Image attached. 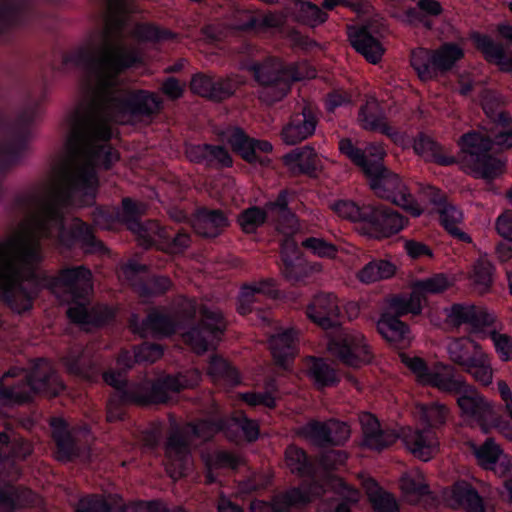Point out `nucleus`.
Masks as SVG:
<instances>
[{
  "label": "nucleus",
  "mask_w": 512,
  "mask_h": 512,
  "mask_svg": "<svg viewBox=\"0 0 512 512\" xmlns=\"http://www.w3.org/2000/svg\"><path fill=\"white\" fill-rule=\"evenodd\" d=\"M95 226L111 230L119 224V207L95 205L91 214Z\"/></svg>",
  "instance_id": "55"
},
{
  "label": "nucleus",
  "mask_w": 512,
  "mask_h": 512,
  "mask_svg": "<svg viewBox=\"0 0 512 512\" xmlns=\"http://www.w3.org/2000/svg\"><path fill=\"white\" fill-rule=\"evenodd\" d=\"M66 389L58 379L51 363L44 358L32 361L29 371L12 367L0 379V402L4 405H23L37 394L57 396Z\"/></svg>",
  "instance_id": "5"
},
{
  "label": "nucleus",
  "mask_w": 512,
  "mask_h": 512,
  "mask_svg": "<svg viewBox=\"0 0 512 512\" xmlns=\"http://www.w3.org/2000/svg\"><path fill=\"white\" fill-rule=\"evenodd\" d=\"M181 323L171 314L153 309L143 319L141 328L155 337H169L175 334Z\"/></svg>",
  "instance_id": "33"
},
{
  "label": "nucleus",
  "mask_w": 512,
  "mask_h": 512,
  "mask_svg": "<svg viewBox=\"0 0 512 512\" xmlns=\"http://www.w3.org/2000/svg\"><path fill=\"white\" fill-rule=\"evenodd\" d=\"M269 349L275 364L288 369L299 352V334L295 328H286L269 338Z\"/></svg>",
  "instance_id": "26"
},
{
  "label": "nucleus",
  "mask_w": 512,
  "mask_h": 512,
  "mask_svg": "<svg viewBox=\"0 0 512 512\" xmlns=\"http://www.w3.org/2000/svg\"><path fill=\"white\" fill-rule=\"evenodd\" d=\"M445 500L453 509H465L468 512H480V494L467 481H456L449 491L445 492Z\"/></svg>",
  "instance_id": "31"
},
{
  "label": "nucleus",
  "mask_w": 512,
  "mask_h": 512,
  "mask_svg": "<svg viewBox=\"0 0 512 512\" xmlns=\"http://www.w3.org/2000/svg\"><path fill=\"white\" fill-rule=\"evenodd\" d=\"M307 317L323 330L339 325L341 314L337 297L333 293L317 294L306 310Z\"/></svg>",
  "instance_id": "25"
},
{
  "label": "nucleus",
  "mask_w": 512,
  "mask_h": 512,
  "mask_svg": "<svg viewBox=\"0 0 512 512\" xmlns=\"http://www.w3.org/2000/svg\"><path fill=\"white\" fill-rule=\"evenodd\" d=\"M447 324L458 330L466 326L469 335L454 340L449 345L451 359L474 370V378L480 380V346L477 337L480 334V312L475 305L454 303L447 313Z\"/></svg>",
  "instance_id": "10"
},
{
  "label": "nucleus",
  "mask_w": 512,
  "mask_h": 512,
  "mask_svg": "<svg viewBox=\"0 0 512 512\" xmlns=\"http://www.w3.org/2000/svg\"><path fill=\"white\" fill-rule=\"evenodd\" d=\"M267 220V211L259 206H251L243 211L237 217V223L245 234H253Z\"/></svg>",
  "instance_id": "50"
},
{
  "label": "nucleus",
  "mask_w": 512,
  "mask_h": 512,
  "mask_svg": "<svg viewBox=\"0 0 512 512\" xmlns=\"http://www.w3.org/2000/svg\"><path fill=\"white\" fill-rule=\"evenodd\" d=\"M285 462L293 474L300 477L312 476L314 465L307 452L295 444L285 449Z\"/></svg>",
  "instance_id": "43"
},
{
  "label": "nucleus",
  "mask_w": 512,
  "mask_h": 512,
  "mask_svg": "<svg viewBox=\"0 0 512 512\" xmlns=\"http://www.w3.org/2000/svg\"><path fill=\"white\" fill-rule=\"evenodd\" d=\"M301 433L317 446L326 447L331 444L332 429L329 423L311 420L302 427Z\"/></svg>",
  "instance_id": "52"
},
{
  "label": "nucleus",
  "mask_w": 512,
  "mask_h": 512,
  "mask_svg": "<svg viewBox=\"0 0 512 512\" xmlns=\"http://www.w3.org/2000/svg\"><path fill=\"white\" fill-rule=\"evenodd\" d=\"M141 56L135 50L108 43L100 56L81 47L62 55L61 69L69 66L91 71L96 80L95 97L85 111L76 110L67 146L78 161L63 173V185L47 195L38 192L19 194L14 206L29 219L38 238L54 241L71 250L80 246L86 253H104V243L97 239L91 225L79 217L66 224L65 210L74 204L95 205L99 189L98 168L109 170L119 160V153L109 143L111 125L103 114L125 123L150 122L162 110L163 100L146 89L117 96L119 76L139 65ZM39 239L13 237L0 240V293H86L92 284V272L84 266L62 268L56 275L39 271L43 262Z\"/></svg>",
  "instance_id": "1"
},
{
  "label": "nucleus",
  "mask_w": 512,
  "mask_h": 512,
  "mask_svg": "<svg viewBox=\"0 0 512 512\" xmlns=\"http://www.w3.org/2000/svg\"><path fill=\"white\" fill-rule=\"evenodd\" d=\"M52 438L55 443V457L63 463L79 460L84 464H90L92 460L91 448L81 444L75 435V428H71L63 417L50 419Z\"/></svg>",
  "instance_id": "14"
},
{
  "label": "nucleus",
  "mask_w": 512,
  "mask_h": 512,
  "mask_svg": "<svg viewBox=\"0 0 512 512\" xmlns=\"http://www.w3.org/2000/svg\"><path fill=\"white\" fill-rule=\"evenodd\" d=\"M301 246L320 258H334L338 253V247L334 243L321 237H307L301 242Z\"/></svg>",
  "instance_id": "54"
},
{
  "label": "nucleus",
  "mask_w": 512,
  "mask_h": 512,
  "mask_svg": "<svg viewBox=\"0 0 512 512\" xmlns=\"http://www.w3.org/2000/svg\"><path fill=\"white\" fill-rule=\"evenodd\" d=\"M443 8L436 0H418L416 6L405 12L407 21L413 25H422L427 29L433 27L432 19L442 14Z\"/></svg>",
  "instance_id": "36"
},
{
  "label": "nucleus",
  "mask_w": 512,
  "mask_h": 512,
  "mask_svg": "<svg viewBox=\"0 0 512 512\" xmlns=\"http://www.w3.org/2000/svg\"><path fill=\"white\" fill-rule=\"evenodd\" d=\"M41 15L30 0H0V38L6 40L13 29L42 28Z\"/></svg>",
  "instance_id": "15"
},
{
  "label": "nucleus",
  "mask_w": 512,
  "mask_h": 512,
  "mask_svg": "<svg viewBox=\"0 0 512 512\" xmlns=\"http://www.w3.org/2000/svg\"><path fill=\"white\" fill-rule=\"evenodd\" d=\"M281 261L282 273L286 279L293 282H299L304 279L306 269L296 246L292 249L291 254L286 249H282Z\"/></svg>",
  "instance_id": "47"
},
{
  "label": "nucleus",
  "mask_w": 512,
  "mask_h": 512,
  "mask_svg": "<svg viewBox=\"0 0 512 512\" xmlns=\"http://www.w3.org/2000/svg\"><path fill=\"white\" fill-rule=\"evenodd\" d=\"M74 512H170L158 500H138L126 503L119 494L91 493L82 496Z\"/></svg>",
  "instance_id": "13"
},
{
  "label": "nucleus",
  "mask_w": 512,
  "mask_h": 512,
  "mask_svg": "<svg viewBox=\"0 0 512 512\" xmlns=\"http://www.w3.org/2000/svg\"><path fill=\"white\" fill-rule=\"evenodd\" d=\"M370 502L375 512H400L396 497L381 488L370 495Z\"/></svg>",
  "instance_id": "58"
},
{
  "label": "nucleus",
  "mask_w": 512,
  "mask_h": 512,
  "mask_svg": "<svg viewBox=\"0 0 512 512\" xmlns=\"http://www.w3.org/2000/svg\"><path fill=\"white\" fill-rule=\"evenodd\" d=\"M231 421L242 431L247 442L252 443L259 439L260 426L258 422L249 418L244 411H239L233 415Z\"/></svg>",
  "instance_id": "57"
},
{
  "label": "nucleus",
  "mask_w": 512,
  "mask_h": 512,
  "mask_svg": "<svg viewBox=\"0 0 512 512\" xmlns=\"http://www.w3.org/2000/svg\"><path fill=\"white\" fill-rule=\"evenodd\" d=\"M208 374L226 386L235 387L241 383V376L235 366L220 355H213L208 364Z\"/></svg>",
  "instance_id": "39"
},
{
  "label": "nucleus",
  "mask_w": 512,
  "mask_h": 512,
  "mask_svg": "<svg viewBox=\"0 0 512 512\" xmlns=\"http://www.w3.org/2000/svg\"><path fill=\"white\" fill-rule=\"evenodd\" d=\"M328 350L343 365L359 368L374 355L366 336L358 330L341 329L328 340Z\"/></svg>",
  "instance_id": "12"
},
{
  "label": "nucleus",
  "mask_w": 512,
  "mask_h": 512,
  "mask_svg": "<svg viewBox=\"0 0 512 512\" xmlns=\"http://www.w3.org/2000/svg\"><path fill=\"white\" fill-rule=\"evenodd\" d=\"M396 272V266L388 260L376 259L367 263L359 272L358 279L362 283H373L391 278Z\"/></svg>",
  "instance_id": "46"
},
{
  "label": "nucleus",
  "mask_w": 512,
  "mask_h": 512,
  "mask_svg": "<svg viewBox=\"0 0 512 512\" xmlns=\"http://www.w3.org/2000/svg\"><path fill=\"white\" fill-rule=\"evenodd\" d=\"M498 392L505 402L509 419L501 415H494L491 416L490 425L507 440L512 441V391L505 381L500 380L498 382Z\"/></svg>",
  "instance_id": "42"
},
{
  "label": "nucleus",
  "mask_w": 512,
  "mask_h": 512,
  "mask_svg": "<svg viewBox=\"0 0 512 512\" xmlns=\"http://www.w3.org/2000/svg\"><path fill=\"white\" fill-rule=\"evenodd\" d=\"M141 214V207L136 201L130 197L122 199L121 208H119V224L125 225L128 230L137 235L142 245L151 248L155 244V238L150 232L151 230L159 231L160 224L153 220L142 222Z\"/></svg>",
  "instance_id": "18"
},
{
  "label": "nucleus",
  "mask_w": 512,
  "mask_h": 512,
  "mask_svg": "<svg viewBox=\"0 0 512 512\" xmlns=\"http://www.w3.org/2000/svg\"><path fill=\"white\" fill-rule=\"evenodd\" d=\"M358 119L365 130L372 131L385 119V114L378 102L370 101L360 107Z\"/></svg>",
  "instance_id": "56"
},
{
  "label": "nucleus",
  "mask_w": 512,
  "mask_h": 512,
  "mask_svg": "<svg viewBox=\"0 0 512 512\" xmlns=\"http://www.w3.org/2000/svg\"><path fill=\"white\" fill-rule=\"evenodd\" d=\"M485 99L486 90L482 88V112L494 125L491 135L485 132L486 129L482 125V132L489 138L490 147L495 145L502 150L512 148V116L510 112L504 110L500 102L489 104Z\"/></svg>",
  "instance_id": "17"
},
{
  "label": "nucleus",
  "mask_w": 512,
  "mask_h": 512,
  "mask_svg": "<svg viewBox=\"0 0 512 512\" xmlns=\"http://www.w3.org/2000/svg\"><path fill=\"white\" fill-rule=\"evenodd\" d=\"M229 225L226 214L220 209L199 208L195 213L194 229L206 238H216Z\"/></svg>",
  "instance_id": "30"
},
{
  "label": "nucleus",
  "mask_w": 512,
  "mask_h": 512,
  "mask_svg": "<svg viewBox=\"0 0 512 512\" xmlns=\"http://www.w3.org/2000/svg\"><path fill=\"white\" fill-rule=\"evenodd\" d=\"M155 238V244L162 251L168 254H182L191 244V236L185 230H180L174 235H169L160 226L159 231L151 230Z\"/></svg>",
  "instance_id": "37"
},
{
  "label": "nucleus",
  "mask_w": 512,
  "mask_h": 512,
  "mask_svg": "<svg viewBox=\"0 0 512 512\" xmlns=\"http://www.w3.org/2000/svg\"><path fill=\"white\" fill-rule=\"evenodd\" d=\"M416 414L422 429H403L402 434L395 430L383 428L379 420L369 414L362 422L363 446L374 451H383L393 445L399 438L406 449L416 458L429 461L438 451L439 440L436 431L447 421V409L440 404H418Z\"/></svg>",
  "instance_id": "3"
},
{
  "label": "nucleus",
  "mask_w": 512,
  "mask_h": 512,
  "mask_svg": "<svg viewBox=\"0 0 512 512\" xmlns=\"http://www.w3.org/2000/svg\"><path fill=\"white\" fill-rule=\"evenodd\" d=\"M136 349L129 351L123 349L116 359V368L103 371L102 362L98 355L87 347L74 345L62 356L61 362L67 372L87 382H98L100 379L112 388L106 405V418L108 422L123 420L126 416L125 407L134 405L148 407L164 404L170 400L169 393H178L186 385L180 375L167 374L154 380L129 383L128 371L136 361Z\"/></svg>",
  "instance_id": "2"
},
{
  "label": "nucleus",
  "mask_w": 512,
  "mask_h": 512,
  "mask_svg": "<svg viewBox=\"0 0 512 512\" xmlns=\"http://www.w3.org/2000/svg\"><path fill=\"white\" fill-rule=\"evenodd\" d=\"M166 471L173 479L186 475L190 464V446L180 431L171 432L165 443Z\"/></svg>",
  "instance_id": "20"
},
{
  "label": "nucleus",
  "mask_w": 512,
  "mask_h": 512,
  "mask_svg": "<svg viewBox=\"0 0 512 512\" xmlns=\"http://www.w3.org/2000/svg\"><path fill=\"white\" fill-rule=\"evenodd\" d=\"M277 294L278 290L272 279L244 284L237 298V311L245 316L254 310H261L262 302L266 299L276 298Z\"/></svg>",
  "instance_id": "24"
},
{
  "label": "nucleus",
  "mask_w": 512,
  "mask_h": 512,
  "mask_svg": "<svg viewBox=\"0 0 512 512\" xmlns=\"http://www.w3.org/2000/svg\"><path fill=\"white\" fill-rule=\"evenodd\" d=\"M172 287V281L165 275H152L135 283V290L142 297H156L166 294Z\"/></svg>",
  "instance_id": "48"
},
{
  "label": "nucleus",
  "mask_w": 512,
  "mask_h": 512,
  "mask_svg": "<svg viewBox=\"0 0 512 512\" xmlns=\"http://www.w3.org/2000/svg\"><path fill=\"white\" fill-rule=\"evenodd\" d=\"M386 312H391L393 315H397L399 319L407 314L419 315L422 312L421 297L415 292H413L409 297L394 296L390 300L388 310Z\"/></svg>",
  "instance_id": "49"
},
{
  "label": "nucleus",
  "mask_w": 512,
  "mask_h": 512,
  "mask_svg": "<svg viewBox=\"0 0 512 512\" xmlns=\"http://www.w3.org/2000/svg\"><path fill=\"white\" fill-rule=\"evenodd\" d=\"M269 484L270 479L268 477L253 473L241 480L238 487L242 494L250 495L265 490Z\"/></svg>",
  "instance_id": "61"
},
{
  "label": "nucleus",
  "mask_w": 512,
  "mask_h": 512,
  "mask_svg": "<svg viewBox=\"0 0 512 512\" xmlns=\"http://www.w3.org/2000/svg\"><path fill=\"white\" fill-rule=\"evenodd\" d=\"M226 141L231 150L249 164L263 163L257 151L270 153L273 150V145L268 140L253 138L240 126L227 129Z\"/></svg>",
  "instance_id": "19"
},
{
  "label": "nucleus",
  "mask_w": 512,
  "mask_h": 512,
  "mask_svg": "<svg viewBox=\"0 0 512 512\" xmlns=\"http://www.w3.org/2000/svg\"><path fill=\"white\" fill-rule=\"evenodd\" d=\"M489 338L494 346L495 352L503 362L512 360V336L500 333L497 329L489 331Z\"/></svg>",
  "instance_id": "59"
},
{
  "label": "nucleus",
  "mask_w": 512,
  "mask_h": 512,
  "mask_svg": "<svg viewBox=\"0 0 512 512\" xmlns=\"http://www.w3.org/2000/svg\"><path fill=\"white\" fill-rule=\"evenodd\" d=\"M449 287V281L443 274H436L417 283V289L424 293H441Z\"/></svg>",
  "instance_id": "64"
},
{
  "label": "nucleus",
  "mask_w": 512,
  "mask_h": 512,
  "mask_svg": "<svg viewBox=\"0 0 512 512\" xmlns=\"http://www.w3.org/2000/svg\"><path fill=\"white\" fill-rule=\"evenodd\" d=\"M458 145L460 153L458 157L448 155L444 147L429 135L420 132L414 138V152L426 162L440 166H451L460 163L462 169L474 178H480V131L473 130L463 134Z\"/></svg>",
  "instance_id": "9"
},
{
  "label": "nucleus",
  "mask_w": 512,
  "mask_h": 512,
  "mask_svg": "<svg viewBox=\"0 0 512 512\" xmlns=\"http://www.w3.org/2000/svg\"><path fill=\"white\" fill-rule=\"evenodd\" d=\"M348 37L351 46L368 62L376 64L381 60L384 48L367 27L350 29Z\"/></svg>",
  "instance_id": "29"
},
{
  "label": "nucleus",
  "mask_w": 512,
  "mask_h": 512,
  "mask_svg": "<svg viewBox=\"0 0 512 512\" xmlns=\"http://www.w3.org/2000/svg\"><path fill=\"white\" fill-rule=\"evenodd\" d=\"M135 32L140 40L152 43H162L177 38V34L170 29L162 28L155 24L138 25Z\"/></svg>",
  "instance_id": "53"
},
{
  "label": "nucleus",
  "mask_w": 512,
  "mask_h": 512,
  "mask_svg": "<svg viewBox=\"0 0 512 512\" xmlns=\"http://www.w3.org/2000/svg\"><path fill=\"white\" fill-rule=\"evenodd\" d=\"M307 377L317 389L334 387L340 382V377L334 365L326 358L308 356L304 361Z\"/></svg>",
  "instance_id": "28"
},
{
  "label": "nucleus",
  "mask_w": 512,
  "mask_h": 512,
  "mask_svg": "<svg viewBox=\"0 0 512 512\" xmlns=\"http://www.w3.org/2000/svg\"><path fill=\"white\" fill-rule=\"evenodd\" d=\"M401 358L402 363L415 375L418 383L458 395L457 403L464 420L471 425H480V394L456 376L453 367L439 364L430 369L421 357L402 355Z\"/></svg>",
  "instance_id": "6"
},
{
  "label": "nucleus",
  "mask_w": 512,
  "mask_h": 512,
  "mask_svg": "<svg viewBox=\"0 0 512 512\" xmlns=\"http://www.w3.org/2000/svg\"><path fill=\"white\" fill-rule=\"evenodd\" d=\"M333 488L337 497L322 512H352L351 505L359 501L358 490L341 478L334 481Z\"/></svg>",
  "instance_id": "40"
},
{
  "label": "nucleus",
  "mask_w": 512,
  "mask_h": 512,
  "mask_svg": "<svg viewBox=\"0 0 512 512\" xmlns=\"http://www.w3.org/2000/svg\"><path fill=\"white\" fill-rule=\"evenodd\" d=\"M250 71L261 87L259 98L269 105L281 101L289 93L293 83L311 79L316 75V70L307 60L285 62L274 57L253 63Z\"/></svg>",
  "instance_id": "7"
},
{
  "label": "nucleus",
  "mask_w": 512,
  "mask_h": 512,
  "mask_svg": "<svg viewBox=\"0 0 512 512\" xmlns=\"http://www.w3.org/2000/svg\"><path fill=\"white\" fill-rule=\"evenodd\" d=\"M289 196L290 191L288 189H282L278 193L277 197L273 201H268L265 204V210L275 212L279 217L285 220H292L295 218L294 212L289 207Z\"/></svg>",
  "instance_id": "60"
},
{
  "label": "nucleus",
  "mask_w": 512,
  "mask_h": 512,
  "mask_svg": "<svg viewBox=\"0 0 512 512\" xmlns=\"http://www.w3.org/2000/svg\"><path fill=\"white\" fill-rule=\"evenodd\" d=\"M202 320L193 324L185 333V341L198 353L210 348L211 340H219L225 331V321L220 311L207 306L200 309Z\"/></svg>",
  "instance_id": "16"
},
{
  "label": "nucleus",
  "mask_w": 512,
  "mask_h": 512,
  "mask_svg": "<svg viewBox=\"0 0 512 512\" xmlns=\"http://www.w3.org/2000/svg\"><path fill=\"white\" fill-rule=\"evenodd\" d=\"M273 26L271 17L249 9H239L235 12L232 27L243 32H256Z\"/></svg>",
  "instance_id": "38"
},
{
  "label": "nucleus",
  "mask_w": 512,
  "mask_h": 512,
  "mask_svg": "<svg viewBox=\"0 0 512 512\" xmlns=\"http://www.w3.org/2000/svg\"><path fill=\"white\" fill-rule=\"evenodd\" d=\"M286 165H296L300 173L314 176L318 171L319 159L313 146L307 144L298 147L283 156Z\"/></svg>",
  "instance_id": "35"
},
{
  "label": "nucleus",
  "mask_w": 512,
  "mask_h": 512,
  "mask_svg": "<svg viewBox=\"0 0 512 512\" xmlns=\"http://www.w3.org/2000/svg\"><path fill=\"white\" fill-rule=\"evenodd\" d=\"M482 470L492 471L499 477L512 472V456L505 453L493 437L482 442Z\"/></svg>",
  "instance_id": "27"
},
{
  "label": "nucleus",
  "mask_w": 512,
  "mask_h": 512,
  "mask_svg": "<svg viewBox=\"0 0 512 512\" xmlns=\"http://www.w3.org/2000/svg\"><path fill=\"white\" fill-rule=\"evenodd\" d=\"M164 354V348L157 343L145 342L136 349V361L154 363Z\"/></svg>",
  "instance_id": "62"
},
{
  "label": "nucleus",
  "mask_w": 512,
  "mask_h": 512,
  "mask_svg": "<svg viewBox=\"0 0 512 512\" xmlns=\"http://www.w3.org/2000/svg\"><path fill=\"white\" fill-rule=\"evenodd\" d=\"M317 124V114L313 109L305 106L300 112H295L289 117L282 127L281 139L287 145H296L311 137L315 133Z\"/></svg>",
  "instance_id": "23"
},
{
  "label": "nucleus",
  "mask_w": 512,
  "mask_h": 512,
  "mask_svg": "<svg viewBox=\"0 0 512 512\" xmlns=\"http://www.w3.org/2000/svg\"><path fill=\"white\" fill-rule=\"evenodd\" d=\"M293 13L297 22L310 27H316L328 18L327 13L319 6L304 0L294 1Z\"/></svg>",
  "instance_id": "45"
},
{
  "label": "nucleus",
  "mask_w": 512,
  "mask_h": 512,
  "mask_svg": "<svg viewBox=\"0 0 512 512\" xmlns=\"http://www.w3.org/2000/svg\"><path fill=\"white\" fill-rule=\"evenodd\" d=\"M401 487L406 495L413 497L415 500H419L431 493L430 487L426 483L411 477H404Z\"/></svg>",
  "instance_id": "63"
},
{
  "label": "nucleus",
  "mask_w": 512,
  "mask_h": 512,
  "mask_svg": "<svg viewBox=\"0 0 512 512\" xmlns=\"http://www.w3.org/2000/svg\"><path fill=\"white\" fill-rule=\"evenodd\" d=\"M185 155L191 163L217 170L231 168L234 164L233 157L223 145L189 143L185 145Z\"/></svg>",
  "instance_id": "21"
},
{
  "label": "nucleus",
  "mask_w": 512,
  "mask_h": 512,
  "mask_svg": "<svg viewBox=\"0 0 512 512\" xmlns=\"http://www.w3.org/2000/svg\"><path fill=\"white\" fill-rule=\"evenodd\" d=\"M192 93L215 102L230 98L236 91L235 82L230 78L216 77L197 72L190 81Z\"/></svg>",
  "instance_id": "22"
},
{
  "label": "nucleus",
  "mask_w": 512,
  "mask_h": 512,
  "mask_svg": "<svg viewBox=\"0 0 512 512\" xmlns=\"http://www.w3.org/2000/svg\"><path fill=\"white\" fill-rule=\"evenodd\" d=\"M482 56L490 64L496 65L500 71L512 73V54H508L500 44L492 42L482 33Z\"/></svg>",
  "instance_id": "44"
},
{
  "label": "nucleus",
  "mask_w": 512,
  "mask_h": 512,
  "mask_svg": "<svg viewBox=\"0 0 512 512\" xmlns=\"http://www.w3.org/2000/svg\"><path fill=\"white\" fill-rule=\"evenodd\" d=\"M310 502L311 494L307 488L292 487L281 497L283 511L276 509L265 501H253L251 503V510L252 512H290L292 510H301Z\"/></svg>",
  "instance_id": "32"
},
{
  "label": "nucleus",
  "mask_w": 512,
  "mask_h": 512,
  "mask_svg": "<svg viewBox=\"0 0 512 512\" xmlns=\"http://www.w3.org/2000/svg\"><path fill=\"white\" fill-rule=\"evenodd\" d=\"M464 56L456 43L447 42L437 49L415 48L410 53V64L421 81L436 79L451 71Z\"/></svg>",
  "instance_id": "11"
},
{
  "label": "nucleus",
  "mask_w": 512,
  "mask_h": 512,
  "mask_svg": "<svg viewBox=\"0 0 512 512\" xmlns=\"http://www.w3.org/2000/svg\"><path fill=\"white\" fill-rule=\"evenodd\" d=\"M276 391L277 387L274 381L271 380L268 382L265 391L239 393V399L250 407L264 406L268 409H274L277 406Z\"/></svg>",
  "instance_id": "51"
},
{
  "label": "nucleus",
  "mask_w": 512,
  "mask_h": 512,
  "mask_svg": "<svg viewBox=\"0 0 512 512\" xmlns=\"http://www.w3.org/2000/svg\"><path fill=\"white\" fill-rule=\"evenodd\" d=\"M335 209L342 217L359 223L363 235L376 240L398 234L409 222L402 213L385 205L340 200L336 203Z\"/></svg>",
  "instance_id": "8"
},
{
  "label": "nucleus",
  "mask_w": 512,
  "mask_h": 512,
  "mask_svg": "<svg viewBox=\"0 0 512 512\" xmlns=\"http://www.w3.org/2000/svg\"><path fill=\"white\" fill-rule=\"evenodd\" d=\"M338 148L342 155L363 171L378 197L401 207L413 217L422 214V208L403 180L384 166L386 150L382 143L368 142L359 147L351 138H342Z\"/></svg>",
  "instance_id": "4"
},
{
  "label": "nucleus",
  "mask_w": 512,
  "mask_h": 512,
  "mask_svg": "<svg viewBox=\"0 0 512 512\" xmlns=\"http://www.w3.org/2000/svg\"><path fill=\"white\" fill-rule=\"evenodd\" d=\"M376 328L383 339L389 343L397 344L409 338L408 325L391 312L384 311L380 315Z\"/></svg>",
  "instance_id": "34"
},
{
  "label": "nucleus",
  "mask_w": 512,
  "mask_h": 512,
  "mask_svg": "<svg viewBox=\"0 0 512 512\" xmlns=\"http://www.w3.org/2000/svg\"><path fill=\"white\" fill-rule=\"evenodd\" d=\"M507 158L502 154L490 153V140L482 132V180H493L503 174Z\"/></svg>",
  "instance_id": "41"
}]
</instances>
